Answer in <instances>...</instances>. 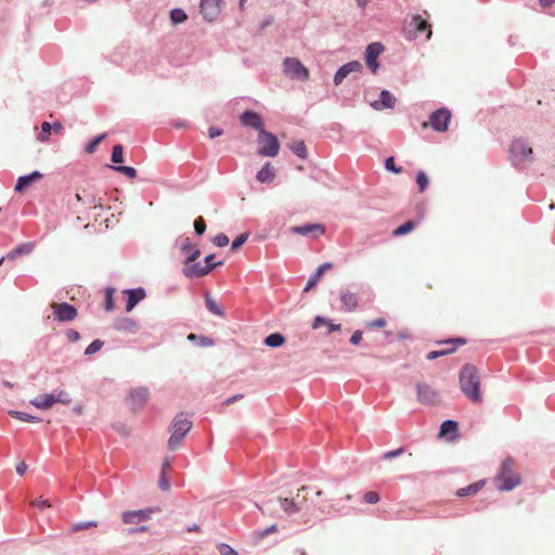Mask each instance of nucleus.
I'll use <instances>...</instances> for the list:
<instances>
[{
  "label": "nucleus",
  "mask_w": 555,
  "mask_h": 555,
  "mask_svg": "<svg viewBox=\"0 0 555 555\" xmlns=\"http://www.w3.org/2000/svg\"><path fill=\"white\" fill-rule=\"evenodd\" d=\"M495 485L500 491H511L520 485V476L515 470V462L507 457L501 463L498 475L495 476Z\"/></svg>",
  "instance_id": "nucleus-1"
},
{
  "label": "nucleus",
  "mask_w": 555,
  "mask_h": 555,
  "mask_svg": "<svg viewBox=\"0 0 555 555\" xmlns=\"http://www.w3.org/2000/svg\"><path fill=\"white\" fill-rule=\"evenodd\" d=\"M460 384L462 391L474 402L481 400L480 382L477 370L474 365L466 364L460 373Z\"/></svg>",
  "instance_id": "nucleus-2"
},
{
  "label": "nucleus",
  "mask_w": 555,
  "mask_h": 555,
  "mask_svg": "<svg viewBox=\"0 0 555 555\" xmlns=\"http://www.w3.org/2000/svg\"><path fill=\"white\" fill-rule=\"evenodd\" d=\"M509 157L515 167L524 168L532 162V149L524 139H515L509 147Z\"/></svg>",
  "instance_id": "nucleus-3"
},
{
  "label": "nucleus",
  "mask_w": 555,
  "mask_h": 555,
  "mask_svg": "<svg viewBox=\"0 0 555 555\" xmlns=\"http://www.w3.org/2000/svg\"><path fill=\"white\" fill-rule=\"evenodd\" d=\"M192 427L191 421H189L183 414L177 415L170 427V438L168 440V448L170 450H176L179 448L182 439L190 431Z\"/></svg>",
  "instance_id": "nucleus-4"
},
{
  "label": "nucleus",
  "mask_w": 555,
  "mask_h": 555,
  "mask_svg": "<svg viewBox=\"0 0 555 555\" xmlns=\"http://www.w3.org/2000/svg\"><path fill=\"white\" fill-rule=\"evenodd\" d=\"M284 74L291 79L306 81L309 79L308 68L296 57H285L283 61Z\"/></svg>",
  "instance_id": "nucleus-5"
},
{
  "label": "nucleus",
  "mask_w": 555,
  "mask_h": 555,
  "mask_svg": "<svg viewBox=\"0 0 555 555\" xmlns=\"http://www.w3.org/2000/svg\"><path fill=\"white\" fill-rule=\"evenodd\" d=\"M260 149L258 153L262 156L274 157L279 154L280 143L278 138L266 130H261L258 135Z\"/></svg>",
  "instance_id": "nucleus-6"
},
{
  "label": "nucleus",
  "mask_w": 555,
  "mask_h": 555,
  "mask_svg": "<svg viewBox=\"0 0 555 555\" xmlns=\"http://www.w3.org/2000/svg\"><path fill=\"white\" fill-rule=\"evenodd\" d=\"M451 113L447 108H439L430 115L429 124L436 131L443 132L448 129Z\"/></svg>",
  "instance_id": "nucleus-7"
},
{
  "label": "nucleus",
  "mask_w": 555,
  "mask_h": 555,
  "mask_svg": "<svg viewBox=\"0 0 555 555\" xmlns=\"http://www.w3.org/2000/svg\"><path fill=\"white\" fill-rule=\"evenodd\" d=\"M52 308L59 322H70L77 317V309L67 302L53 304Z\"/></svg>",
  "instance_id": "nucleus-8"
},
{
  "label": "nucleus",
  "mask_w": 555,
  "mask_h": 555,
  "mask_svg": "<svg viewBox=\"0 0 555 555\" xmlns=\"http://www.w3.org/2000/svg\"><path fill=\"white\" fill-rule=\"evenodd\" d=\"M383 51H384V46L379 42H373L366 47L365 62H366L367 67L373 73H376L379 67L377 57L383 53Z\"/></svg>",
  "instance_id": "nucleus-9"
},
{
  "label": "nucleus",
  "mask_w": 555,
  "mask_h": 555,
  "mask_svg": "<svg viewBox=\"0 0 555 555\" xmlns=\"http://www.w3.org/2000/svg\"><path fill=\"white\" fill-rule=\"evenodd\" d=\"M221 0H202L201 1V13L204 18L212 22L220 14Z\"/></svg>",
  "instance_id": "nucleus-10"
},
{
  "label": "nucleus",
  "mask_w": 555,
  "mask_h": 555,
  "mask_svg": "<svg viewBox=\"0 0 555 555\" xmlns=\"http://www.w3.org/2000/svg\"><path fill=\"white\" fill-rule=\"evenodd\" d=\"M363 66L359 61H351L343 65L334 76L335 86H339L344 79L351 73H360Z\"/></svg>",
  "instance_id": "nucleus-11"
},
{
  "label": "nucleus",
  "mask_w": 555,
  "mask_h": 555,
  "mask_svg": "<svg viewBox=\"0 0 555 555\" xmlns=\"http://www.w3.org/2000/svg\"><path fill=\"white\" fill-rule=\"evenodd\" d=\"M417 399L423 404H435L438 401V393L427 384L416 385Z\"/></svg>",
  "instance_id": "nucleus-12"
},
{
  "label": "nucleus",
  "mask_w": 555,
  "mask_h": 555,
  "mask_svg": "<svg viewBox=\"0 0 555 555\" xmlns=\"http://www.w3.org/2000/svg\"><path fill=\"white\" fill-rule=\"evenodd\" d=\"M150 392L145 387H139L133 389L129 395V401L134 411H139L143 409L145 403L147 402Z\"/></svg>",
  "instance_id": "nucleus-13"
},
{
  "label": "nucleus",
  "mask_w": 555,
  "mask_h": 555,
  "mask_svg": "<svg viewBox=\"0 0 555 555\" xmlns=\"http://www.w3.org/2000/svg\"><path fill=\"white\" fill-rule=\"evenodd\" d=\"M409 33L413 30L414 37H417L423 33H426V39H429L431 37L430 25L427 23L426 20L422 18L421 15H414L409 24Z\"/></svg>",
  "instance_id": "nucleus-14"
},
{
  "label": "nucleus",
  "mask_w": 555,
  "mask_h": 555,
  "mask_svg": "<svg viewBox=\"0 0 555 555\" xmlns=\"http://www.w3.org/2000/svg\"><path fill=\"white\" fill-rule=\"evenodd\" d=\"M152 514V509H138V511H128L124 512L121 515V519L125 524L135 525L141 521H145L150 519Z\"/></svg>",
  "instance_id": "nucleus-15"
},
{
  "label": "nucleus",
  "mask_w": 555,
  "mask_h": 555,
  "mask_svg": "<svg viewBox=\"0 0 555 555\" xmlns=\"http://www.w3.org/2000/svg\"><path fill=\"white\" fill-rule=\"evenodd\" d=\"M241 122L245 127L259 130V132H261V130H264L261 116L253 111L244 112L241 116Z\"/></svg>",
  "instance_id": "nucleus-16"
},
{
  "label": "nucleus",
  "mask_w": 555,
  "mask_h": 555,
  "mask_svg": "<svg viewBox=\"0 0 555 555\" xmlns=\"http://www.w3.org/2000/svg\"><path fill=\"white\" fill-rule=\"evenodd\" d=\"M114 328L122 333L135 334L140 330V325L132 318L122 317L115 320Z\"/></svg>",
  "instance_id": "nucleus-17"
},
{
  "label": "nucleus",
  "mask_w": 555,
  "mask_h": 555,
  "mask_svg": "<svg viewBox=\"0 0 555 555\" xmlns=\"http://www.w3.org/2000/svg\"><path fill=\"white\" fill-rule=\"evenodd\" d=\"M292 232L296 233V234L304 235V236L312 235L314 237H318V236L324 234L325 229L320 223H309V224L293 227Z\"/></svg>",
  "instance_id": "nucleus-18"
},
{
  "label": "nucleus",
  "mask_w": 555,
  "mask_h": 555,
  "mask_svg": "<svg viewBox=\"0 0 555 555\" xmlns=\"http://www.w3.org/2000/svg\"><path fill=\"white\" fill-rule=\"evenodd\" d=\"M214 268L215 264L203 266L202 263L197 262L184 268L183 273L189 279L202 278L207 275Z\"/></svg>",
  "instance_id": "nucleus-19"
},
{
  "label": "nucleus",
  "mask_w": 555,
  "mask_h": 555,
  "mask_svg": "<svg viewBox=\"0 0 555 555\" xmlns=\"http://www.w3.org/2000/svg\"><path fill=\"white\" fill-rule=\"evenodd\" d=\"M128 296L126 311L130 312L144 297L145 291L141 287L125 292Z\"/></svg>",
  "instance_id": "nucleus-20"
},
{
  "label": "nucleus",
  "mask_w": 555,
  "mask_h": 555,
  "mask_svg": "<svg viewBox=\"0 0 555 555\" xmlns=\"http://www.w3.org/2000/svg\"><path fill=\"white\" fill-rule=\"evenodd\" d=\"M341 309L347 312L356 310L358 307L357 295L348 291H341L340 293Z\"/></svg>",
  "instance_id": "nucleus-21"
},
{
  "label": "nucleus",
  "mask_w": 555,
  "mask_h": 555,
  "mask_svg": "<svg viewBox=\"0 0 555 555\" xmlns=\"http://www.w3.org/2000/svg\"><path fill=\"white\" fill-rule=\"evenodd\" d=\"M181 250L188 256L186 262L196 260L201 255L199 249L192 244L189 237L183 238L181 243Z\"/></svg>",
  "instance_id": "nucleus-22"
},
{
  "label": "nucleus",
  "mask_w": 555,
  "mask_h": 555,
  "mask_svg": "<svg viewBox=\"0 0 555 555\" xmlns=\"http://www.w3.org/2000/svg\"><path fill=\"white\" fill-rule=\"evenodd\" d=\"M396 104V98L387 90L380 92L379 101H376L373 106L376 109L392 108Z\"/></svg>",
  "instance_id": "nucleus-23"
},
{
  "label": "nucleus",
  "mask_w": 555,
  "mask_h": 555,
  "mask_svg": "<svg viewBox=\"0 0 555 555\" xmlns=\"http://www.w3.org/2000/svg\"><path fill=\"white\" fill-rule=\"evenodd\" d=\"M275 178V169L267 163L256 175V179L261 183H270Z\"/></svg>",
  "instance_id": "nucleus-24"
},
{
  "label": "nucleus",
  "mask_w": 555,
  "mask_h": 555,
  "mask_svg": "<svg viewBox=\"0 0 555 555\" xmlns=\"http://www.w3.org/2000/svg\"><path fill=\"white\" fill-rule=\"evenodd\" d=\"M30 403L38 409L47 410L55 403L54 393H46L42 396H38L34 400H31Z\"/></svg>",
  "instance_id": "nucleus-25"
},
{
  "label": "nucleus",
  "mask_w": 555,
  "mask_h": 555,
  "mask_svg": "<svg viewBox=\"0 0 555 555\" xmlns=\"http://www.w3.org/2000/svg\"><path fill=\"white\" fill-rule=\"evenodd\" d=\"M42 176L40 172L38 171H34L33 173L30 175H27V176H23V177H20L17 182H16V185H15V191L16 192H22L24 191L27 186H29L34 181L40 179Z\"/></svg>",
  "instance_id": "nucleus-26"
},
{
  "label": "nucleus",
  "mask_w": 555,
  "mask_h": 555,
  "mask_svg": "<svg viewBox=\"0 0 555 555\" xmlns=\"http://www.w3.org/2000/svg\"><path fill=\"white\" fill-rule=\"evenodd\" d=\"M332 268V263H328V262H325L323 264H321L315 273L309 279V281L307 282V285L305 287V292H308L310 291L312 287H314L317 285V283L319 282L320 278L322 276V274Z\"/></svg>",
  "instance_id": "nucleus-27"
},
{
  "label": "nucleus",
  "mask_w": 555,
  "mask_h": 555,
  "mask_svg": "<svg viewBox=\"0 0 555 555\" xmlns=\"http://www.w3.org/2000/svg\"><path fill=\"white\" fill-rule=\"evenodd\" d=\"M321 325H327L328 326V331H327V334H331L333 332H337V331H340L341 326L340 324H335L333 323L331 320L324 318V317H321V315H318L314 318L313 320V323H312V327L314 330L319 328Z\"/></svg>",
  "instance_id": "nucleus-28"
},
{
  "label": "nucleus",
  "mask_w": 555,
  "mask_h": 555,
  "mask_svg": "<svg viewBox=\"0 0 555 555\" xmlns=\"http://www.w3.org/2000/svg\"><path fill=\"white\" fill-rule=\"evenodd\" d=\"M34 247H35V245L31 242L21 244L17 247H15L13 250H11L8 254L7 258L8 259H15L20 255L30 254L33 251Z\"/></svg>",
  "instance_id": "nucleus-29"
},
{
  "label": "nucleus",
  "mask_w": 555,
  "mask_h": 555,
  "mask_svg": "<svg viewBox=\"0 0 555 555\" xmlns=\"http://www.w3.org/2000/svg\"><path fill=\"white\" fill-rule=\"evenodd\" d=\"M289 149L292 150V152L295 155H297L301 159H306L308 156L307 146H306L305 142L301 140L294 141L293 143H291Z\"/></svg>",
  "instance_id": "nucleus-30"
},
{
  "label": "nucleus",
  "mask_w": 555,
  "mask_h": 555,
  "mask_svg": "<svg viewBox=\"0 0 555 555\" xmlns=\"http://www.w3.org/2000/svg\"><path fill=\"white\" fill-rule=\"evenodd\" d=\"M205 305L209 312H211L215 315L223 317L224 311L223 309L208 295L206 294L205 297Z\"/></svg>",
  "instance_id": "nucleus-31"
},
{
  "label": "nucleus",
  "mask_w": 555,
  "mask_h": 555,
  "mask_svg": "<svg viewBox=\"0 0 555 555\" xmlns=\"http://www.w3.org/2000/svg\"><path fill=\"white\" fill-rule=\"evenodd\" d=\"M482 486H483V482L478 481V482L469 485L468 487L459 489L456 494L459 496L472 495V494L477 493L482 488Z\"/></svg>",
  "instance_id": "nucleus-32"
},
{
  "label": "nucleus",
  "mask_w": 555,
  "mask_h": 555,
  "mask_svg": "<svg viewBox=\"0 0 555 555\" xmlns=\"http://www.w3.org/2000/svg\"><path fill=\"white\" fill-rule=\"evenodd\" d=\"M285 343V338L280 333H273L266 337L264 344L269 347H280Z\"/></svg>",
  "instance_id": "nucleus-33"
},
{
  "label": "nucleus",
  "mask_w": 555,
  "mask_h": 555,
  "mask_svg": "<svg viewBox=\"0 0 555 555\" xmlns=\"http://www.w3.org/2000/svg\"><path fill=\"white\" fill-rule=\"evenodd\" d=\"M9 414L22 422L27 423H38L40 422V418L37 416H34L31 414H28L26 412H20V411H10Z\"/></svg>",
  "instance_id": "nucleus-34"
},
{
  "label": "nucleus",
  "mask_w": 555,
  "mask_h": 555,
  "mask_svg": "<svg viewBox=\"0 0 555 555\" xmlns=\"http://www.w3.org/2000/svg\"><path fill=\"white\" fill-rule=\"evenodd\" d=\"M281 507L287 514H295L300 511V507L291 499L281 500Z\"/></svg>",
  "instance_id": "nucleus-35"
},
{
  "label": "nucleus",
  "mask_w": 555,
  "mask_h": 555,
  "mask_svg": "<svg viewBox=\"0 0 555 555\" xmlns=\"http://www.w3.org/2000/svg\"><path fill=\"white\" fill-rule=\"evenodd\" d=\"M415 228L414 221H406L402 225L398 227L396 230H393V236H401L409 232H411Z\"/></svg>",
  "instance_id": "nucleus-36"
},
{
  "label": "nucleus",
  "mask_w": 555,
  "mask_h": 555,
  "mask_svg": "<svg viewBox=\"0 0 555 555\" xmlns=\"http://www.w3.org/2000/svg\"><path fill=\"white\" fill-rule=\"evenodd\" d=\"M457 429V423L454 421H444L440 426V436H444L449 433H454Z\"/></svg>",
  "instance_id": "nucleus-37"
},
{
  "label": "nucleus",
  "mask_w": 555,
  "mask_h": 555,
  "mask_svg": "<svg viewBox=\"0 0 555 555\" xmlns=\"http://www.w3.org/2000/svg\"><path fill=\"white\" fill-rule=\"evenodd\" d=\"M51 130H52V125L48 121H43L41 124V131L38 134V140L41 142H47L50 138Z\"/></svg>",
  "instance_id": "nucleus-38"
},
{
  "label": "nucleus",
  "mask_w": 555,
  "mask_h": 555,
  "mask_svg": "<svg viewBox=\"0 0 555 555\" xmlns=\"http://www.w3.org/2000/svg\"><path fill=\"white\" fill-rule=\"evenodd\" d=\"M106 134L105 133H102L100 135H96L95 138H93L86 146V152L89 153V154H92L94 153V151L96 150L98 145L105 139Z\"/></svg>",
  "instance_id": "nucleus-39"
},
{
  "label": "nucleus",
  "mask_w": 555,
  "mask_h": 555,
  "mask_svg": "<svg viewBox=\"0 0 555 555\" xmlns=\"http://www.w3.org/2000/svg\"><path fill=\"white\" fill-rule=\"evenodd\" d=\"M186 17L188 16L182 9H173L170 12V18H171L172 23H175V24L184 22L186 20Z\"/></svg>",
  "instance_id": "nucleus-40"
},
{
  "label": "nucleus",
  "mask_w": 555,
  "mask_h": 555,
  "mask_svg": "<svg viewBox=\"0 0 555 555\" xmlns=\"http://www.w3.org/2000/svg\"><path fill=\"white\" fill-rule=\"evenodd\" d=\"M104 343L100 339H95L93 340L85 350V354L87 356H91L95 352H98L99 350H101V348L103 347Z\"/></svg>",
  "instance_id": "nucleus-41"
},
{
  "label": "nucleus",
  "mask_w": 555,
  "mask_h": 555,
  "mask_svg": "<svg viewBox=\"0 0 555 555\" xmlns=\"http://www.w3.org/2000/svg\"><path fill=\"white\" fill-rule=\"evenodd\" d=\"M122 146L120 144H117L113 147V152H112V162L115 163V164H120L124 162V157H122Z\"/></svg>",
  "instance_id": "nucleus-42"
},
{
  "label": "nucleus",
  "mask_w": 555,
  "mask_h": 555,
  "mask_svg": "<svg viewBox=\"0 0 555 555\" xmlns=\"http://www.w3.org/2000/svg\"><path fill=\"white\" fill-rule=\"evenodd\" d=\"M113 295H114V289L111 287L106 288V291H105V309L107 311H113L115 308Z\"/></svg>",
  "instance_id": "nucleus-43"
},
{
  "label": "nucleus",
  "mask_w": 555,
  "mask_h": 555,
  "mask_svg": "<svg viewBox=\"0 0 555 555\" xmlns=\"http://www.w3.org/2000/svg\"><path fill=\"white\" fill-rule=\"evenodd\" d=\"M416 183L420 188V191L421 192H424L425 189L427 188L428 185V178L427 176L425 175V172L423 171H420L416 176Z\"/></svg>",
  "instance_id": "nucleus-44"
},
{
  "label": "nucleus",
  "mask_w": 555,
  "mask_h": 555,
  "mask_svg": "<svg viewBox=\"0 0 555 555\" xmlns=\"http://www.w3.org/2000/svg\"><path fill=\"white\" fill-rule=\"evenodd\" d=\"M116 171L124 173L128 178H134L137 176V170L133 167L129 166H117L114 168Z\"/></svg>",
  "instance_id": "nucleus-45"
},
{
  "label": "nucleus",
  "mask_w": 555,
  "mask_h": 555,
  "mask_svg": "<svg viewBox=\"0 0 555 555\" xmlns=\"http://www.w3.org/2000/svg\"><path fill=\"white\" fill-rule=\"evenodd\" d=\"M96 525L98 524L95 521L78 522V524H75L72 527V531L78 532V531H81V530H85V529H88V528H91V527H96Z\"/></svg>",
  "instance_id": "nucleus-46"
},
{
  "label": "nucleus",
  "mask_w": 555,
  "mask_h": 555,
  "mask_svg": "<svg viewBox=\"0 0 555 555\" xmlns=\"http://www.w3.org/2000/svg\"><path fill=\"white\" fill-rule=\"evenodd\" d=\"M194 229L198 235H203L205 233L206 223H205V220L203 219V217H198L197 219H195Z\"/></svg>",
  "instance_id": "nucleus-47"
},
{
  "label": "nucleus",
  "mask_w": 555,
  "mask_h": 555,
  "mask_svg": "<svg viewBox=\"0 0 555 555\" xmlns=\"http://www.w3.org/2000/svg\"><path fill=\"white\" fill-rule=\"evenodd\" d=\"M54 400H55V403L56 402H60V403H63V404H69L72 399L69 397V395L66 392V391H59L57 395H54Z\"/></svg>",
  "instance_id": "nucleus-48"
},
{
  "label": "nucleus",
  "mask_w": 555,
  "mask_h": 555,
  "mask_svg": "<svg viewBox=\"0 0 555 555\" xmlns=\"http://www.w3.org/2000/svg\"><path fill=\"white\" fill-rule=\"evenodd\" d=\"M385 167L388 171H392L395 173H400L402 171L401 167H397L395 164L393 157H388L385 162Z\"/></svg>",
  "instance_id": "nucleus-49"
},
{
  "label": "nucleus",
  "mask_w": 555,
  "mask_h": 555,
  "mask_svg": "<svg viewBox=\"0 0 555 555\" xmlns=\"http://www.w3.org/2000/svg\"><path fill=\"white\" fill-rule=\"evenodd\" d=\"M214 244L218 247H224L229 244V237L225 234L220 233L214 237Z\"/></svg>",
  "instance_id": "nucleus-50"
},
{
  "label": "nucleus",
  "mask_w": 555,
  "mask_h": 555,
  "mask_svg": "<svg viewBox=\"0 0 555 555\" xmlns=\"http://www.w3.org/2000/svg\"><path fill=\"white\" fill-rule=\"evenodd\" d=\"M363 499L369 504H375L379 501V494L375 491H369L364 494Z\"/></svg>",
  "instance_id": "nucleus-51"
},
{
  "label": "nucleus",
  "mask_w": 555,
  "mask_h": 555,
  "mask_svg": "<svg viewBox=\"0 0 555 555\" xmlns=\"http://www.w3.org/2000/svg\"><path fill=\"white\" fill-rule=\"evenodd\" d=\"M248 235L246 233L238 235L231 245L232 250H236L240 248L247 240Z\"/></svg>",
  "instance_id": "nucleus-52"
},
{
  "label": "nucleus",
  "mask_w": 555,
  "mask_h": 555,
  "mask_svg": "<svg viewBox=\"0 0 555 555\" xmlns=\"http://www.w3.org/2000/svg\"><path fill=\"white\" fill-rule=\"evenodd\" d=\"M31 505H34L35 507H37L39 509H43V508H47V507L51 506V504L49 503L48 500L41 499V498L33 501Z\"/></svg>",
  "instance_id": "nucleus-53"
},
{
  "label": "nucleus",
  "mask_w": 555,
  "mask_h": 555,
  "mask_svg": "<svg viewBox=\"0 0 555 555\" xmlns=\"http://www.w3.org/2000/svg\"><path fill=\"white\" fill-rule=\"evenodd\" d=\"M453 349L454 348H452V349H443V350H438V351H430L427 354V359H429V360L437 359L438 357H441V356H444V354L451 352Z\"/></svg>",
  "instance_id": "nucleus-54"
},
{
  "label": "nucleus",
  "mask_w": 555,
  "mask_h": 555,
  "mask_svg": "<svg viewBox=\"0 0 555 555\" xmlns=\"http://www.w3.org/2000/svg\"><path fill=\"white\" fill-rule=\"evenodd\" d=\"M404 452V449L403 448H399V449H396V450H391V451H388L384 454V459L386 460H392L399 455H401L402 453Z\"/></svg>",
  "instance_id": "nucleus-55"
},
{
  "label": "nucleus",
  "mask_w": 555,
  "mask_h": 555,
  "mask_svg": "<svg viewBox=\"0 0 555 555\" xmlns=\"http://www.w3.org/2000/svg\"><path fill=\"white\" fill-rule=\"evenodd\" d=\"M66 337L68 338L69 341H77L79 340L80 338V335L77 331L75 330H68L66 332Z\"/></svg>",
  "instance_id": "nucleus-56"
},
{
  "label": "nucleus",
  "mask_w": 555,
  "mask_h": 555,
  "mask_svg": "<svg viewBox=\"0 0 555 555\" xmlns=\"http://www.w3.org/2000/svg\"><path fill=\"white\" fill-rule=\"evenodd\" d=\"M361 340H362V332L361 331H356L350 337V343L352 345H359Z\"/></svg>",
  "instance_id": "nucleus-57"
},
{
  "label": "nucleus",
  "mask_w": 555,
  "mask_h": 555,
  "mask_svg": "<svg viewBox=\"0 0 555 555\" xmlns=\"http://www.w3.org/2000/svg\"><path fill=\"white\" fill-rule=\"evenodd\" d=\"M223 133L222 129H219V128H216V127H210L208 129V134L211 139H215L219 135H221Z\"/></svg>",
  "instance_id": "nucleus-58"
},
{
  "label": "nucleus",
  "mask_w": 555,
  "mask_h": 555,
  "mask_svg": "<svg viewBox=\"0 0 555 555\" xmlns=\"http://www.w3.org/2000/svg\"><path fill=\"white\" fill-rule=\"evenodd\" d=\"M371 327H384L386 325V320L383 318H378L369 323Z\"/></svg>",
  "instance_id": "nucleus-59"
},
{
  "label": "nucleus",
  "mask_w": 555,
  "mask_h": 555,
  "mask_svg": "<svg viewBox=\"0 0 555 555\" xmlns=\"http://www.w3.org/2000/svg\"><path fill=\"white\" fill-rule=\"evenodd\" d=\"M159 487L163 489V490H169L170 488V485H169V481L167 480L166 478V475H163L160 476V479H159Z\"/></svg>",
  "instance_id": "nucleus-60"
},
{
  "label": "nucleus",
  "mask_w": 555,
  "mask_h": 555,
  "mask_svg": "<svg viewBox=\"0 0 555 555\" xmlns=\"http://www.w3.org/2000/svg\"><path fill=\"white\" fill-rule=\"evenodd\" d=\"M221 555H236V552L232 547L223 545Z\"/></svg>",
  "instance_id": "nucleus-61"
},
{
  "label": "nucleus",
  "mask_w": 555,
  "mask_h": 555,
  "mask_svg": "<svg viewBox=\"0 0 555 555\" xmlns=\"http://www.w3.org/2000/svg\"><path fill=\"white\" fill-rule=\"evenodd\" d=\"M214 259H215V255H208L205 257V266H209V264H215V267H217L218 264H221V262H214Z\"/></svg>",
  "instance_id": "nucleus-62"
},
{
  "label": "nucleus",
  "mask_w": 555,
  "mask_h": 555,
  "mask_svg": "<svg viewBox=\"0 0 555 555\" xmlns=\"http://www.w3.org/2000/svg\"><path fill=\"white\" fill-rule=\"evenodd\" d=\"M170 466H171V460L169 457L165 459V461L163 463V469H162L163 475H166V473L170 468Z\"/></svg>",
  "instance_id": "nucleus-63"
},
{
  "label": "nucleus",
  "mask_w": 555,
  "mask_h": 555,
  "mask_svg": "<svg viewBox=\"0 0 555 555\" xmlns=\"http://www.w3.org/2000/svg\"><path fill=\"white\" fill-rule=\"evenodd\" d=\"M26 469H27V465L23 462L21 464H18L16 467V472L21 476L25 474Z\"/></svg>",
  "instance_id": "nucleus-64"
}]
</instances>
